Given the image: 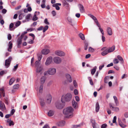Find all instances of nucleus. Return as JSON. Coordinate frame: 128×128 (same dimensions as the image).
<instances>
[{
	"instance_id": "c85d7f7f",
	"label": "nucleus",
	"mask_w": 128,
	"mask_h": 128,
	"mask_svg": "<svg viewBox=\"0 0 128 128\" xmlns=\"http://www.w3.org/2000/svg\"><path fill=\"white\" fill-rule=\"evenodd\" d=\"M40 61H36V62L35 63V66L36 67H37V66H42L41 65H40Z\"/></svg>"
},
{
	"instance_id": "0eeeda50",
	"label": "nucleus",
	"mask_w": 128,
	"mask_h": 128,
	"mask_svg": "<svg viewBox=\"0 0 128 128\" xmlns=\"http://www.w3.org/2000/svg\"><path fill=\"white\" fill-rule=\"evenodd\" d=\"M52 58L50 56L48 57L47 59L46 62H45V64L46 66L49 65L51 64L52 61Z\"/></svg>"
},
{
	"instance_id": "49530a36",
	"label": "nucleus",
	"mask_w": 128,
	"mask_h": 128,
	"mask_svg": "<svg viewBox=\"0 0 128 128\" xmlns=\"http://www.w3.org/2000/svg\"><path fill=\"white\" fill-rule=\"evenodd\" d=\"M19 87V85L17 84L14 85L13 86V88L14 89H17Z\"/></svg>"
},
{
	"instance_id": "ea45409f",
	"label": "nucleus",
	"mask_w": 128,
	"mask_h": 128,
	"mask_svg": "<svg viewBox=\"0 0 128 128\" xmlns=\"http://www.w3.org/2000/svg\"><path fill=\"white\" fill-rule=\"evenodd\" d=\"M20 24V21H18L16 22L15 24V26H16L15 28L18 26Z\"/></svg>"
},
{
	"instance_id": "a19ab883",
	"label": "nucleus",
	"mask_w": 128,
	"mask_h": 128,
	"mask_svg": "<svg viewBox=\"0 0 128 128\" xmlns=\"http://www.w3.org/2000/svg\"><path fill=\"white\" fill-rule=\"evenodd\" d=\"M94 49L91 47H90L88 48L89 52H93L94 51Z\"/></svg>"
},
{
	"instance_id": "ddd939ff",
	"label": "nucleus",
	"mask_w": 128,
	"mask_h": 128,
	"mask_svg": "<svg viewBox=\"0 0 128 128\" xmlns=\"http://www.w3.org/2000/svg\"><path fill=\"white\" fill-rule=\"evenodd\" d=\"M66 76L68 81L70 82H71L72 81V79L71 76L68 74H66Z\"/></svg>"
},
{
	"instance_id": "f257e3e1",
	"label": "nucleus",
	"mask_w": 128,
	"mask_h": 128,
	"mask_svg": "<svg viewBox=\"0 0 128 128\" xmlns=\"http://www.w3.org/2000/svg\"><path fill=\"white\" fill-rule=\"evenodd\" d=\"M74 109L72 107L70 106L64 109L63 110V114L66 116V117L70 118L73 116Z\"/></svg>"
},
{
	"instance_id": "393cba45",
	"label": "nucleus",
	"mask_w": 128,
	"mask_h": 128,
	"mask_svg": "<svg viewBox=\"0 0 128 128\" xmlns=\"http://www.w3.org/2000/svg\"><path fill=\"white\" fill-rule=\"evenodd\" d=\"M118 121L119 125L122 128H124L126 126L125 125H124V124H123L122 123L121 120H118Z\"/></svg>"
},
{
	"instance_id": "20e7f679",
	"label": "nucleus",
	"mask_w": 128,
	"mask_h": 128,
	"mask_svg": "<svg viewBox=\"0 0 128 128\" xmlns=\"http://www.w3.org/2000/svg\"><path fill=\"white\" fill-rule=\"evenodd\" d=\"M56 72V70L54 68H49L47 71V73L50 75H54Z\"/></svg>"
},
{
	"instance_id": "b1692460",
	"label": "nucleus",
	"mask_w": 128,
	"mask_h": 128,
	"mask_svg": "<svg viewBox=\"0 0 128 128\" xmlns=\"http://www.w3.org/2000/svg\"><path fill=\"white\" fill-rule=\"evenodd\" d=\"M46 80V77L44 76L42 77L40 80L41 83L42 84H43L45 82V80Z\"/></svg>"
},
{
	"instance_id": "09e8293b",
	"label": "nucleus",
	"mask_w": 128,
	"mask_h": 128,
	"mask_svg": "<svg viewBox=\"0 0 128 128\" xmlns=\"http://www.w3.org/2000/svg\"><path fill=\"white\" fill-rule=\"evenodd\" d=\"M44 23L47 25H49V23L48 22V19L47 18H45L44 20Z\"/></svg>"
},
{
	"instance_id": "f3484780",
	"label": "nucleus",
	"mask_w": 128,
	"mask_h": 128,
	"mask_svg": "<svg viewBox=\"0 0 128 128\" xmlns=\"http://www.w3.org/2000/svg\"><path fill=\"white\" fill-rule=\"evenodd\" d=\"M107 32L108 35H111L112 34V29L110 27H108L107 28Z\"/></svg>"
},
{
	"instance_id": "4c0bfd02",
	"label": "nucleus",
	"mask_w": 128,
	"mask_h": 128,
	"mask_svg": "<svg viewBox=\"0 0 128 128\" xmlns=\"http://www.w3.org/2000/svg\"><path fill=\"white\" fill-rule=\"evenodd\" d=\"M42 55L41 54H39L38 55V59L39 61H40L42 59Z\"/></svg>"
},
{
	"instance_id": "37998d69",
	"label": "nucleus",
	"mask_w": 128,
	"mask_h": 128,
	"mask_svg": "<svg viewBox=\"0 0 128 128\" xmlns=\"http://www.w3.org/2000/svg\"><path fill=\"white\" fill-rule=\"evenodd\" d=\"M88 16L92 18L94 20H96V18L95 16L91 14H89Z\"/></svg>"
},
{
	"instance_id": "13d9d810",
	"label": "nucleus",
	"mask_w": 128,
	"mask_h": 128,
	"mask_svg": "<svg viewBox=\"0 0 128 128\" xmlns=\"http://www.w3.org/2000/svg\"><path fill=\"white\" fill-rule=\"evenodd\" d=\"M74 93L76 95L78 94V91L76 89H75L74 90Z\"/></svg>"
},
{
	"instance_id": "864d4df0",
	"label": "nucleus",
	"mask_w": 128,
	"mask_h": 128,
	"mask_svg": "<svg viewBox=\"0 0 128 128\" xmlns=\"http://www.w3.org/2000/svg\"><path fill=\"white\" fill-rule=\"evenodd\" d=\"M9 125L10 126H11V125L13 126L14 125V123L13 121L12 120H11L10 122L9 123Z\"/></svg>"
},
{
	"instance_id": "9b49d317",
	"label": "nucleus",
	"mask_w": 128,
	"mask_h": 128,
	"mask_svg": "<svg viewBox=\"0 0 128 128\" xmlns=\"http://www.w3.org/2000/svg\"><path fill=\"white\" fill-rule=\"evenodd\" d=\"M78 6L80 12L83 13L84 12V6L80 4H78Z\"/></svg>"
},
{
	"instance_id": "2f4dec72",
	"label": "nucleus",
	"mask_w": 128,
	"mask_h": 128,
	"mask_svg": "<svg viewBox=\"0 0 128 128\" xmlns=\"http://www.w3.org/2000/svg\"><path fill=\"white\" fill-rule=\"evenodd\" d=\"M22 40L21 38H18L17 41L18 42V46L20 45V44H21L22 42Z\"/></svg>"
},
{
	"instance_id": "6ab92c4d",
	"label": "nucleus",
	"mask_w": 128,
	"mask_h": 128,
	"mask_svg": "<svg viewBox=\"0 0 128 128\" xmlns=\"http://www.w3.org/2000/svg\"><path fill=\"white\" fill-rule=\"evenodd\" d=\"M115 46H113L112 47L110 48L107 50L109 53L112 52H113L115 50Z\"/></svg>"
},
{
	"instance_id": "a878e982",
	"label": "nucleus",
	"mask_w": 128,
	"mask_h": 128,
	"mask_svg": "<svg viewBox=\"0 0 128 128\" xmlns=\"http://www.w3.org/2000/svg\"><path fill=\"white\" fill-rule=\"evenodd\" d=\"M82 40H84L85 39L84 35L82 33H80L78 34Z\"/></svg>"
},
{
	"instance_id": "bf43d9fd",
	"label": "nucleus",
	"mask_w": 128,
	"mask_h": 128,
	"mask_svg": "<svg viewBox=\"0 0 128 128\" xmlns=\"http://www.w3.org/2000/svg\"><path fill=\"white\" fill-rule=\"evenodd\" d=\"M18 64H16V66H14V69H13L15 71L18 68Z\"/></svg>"
},
{
	"instance_id": "cd10ccee",
	"label": "nucleus",
	"mask_w": 128,
	"mask_h": 128,
	"mask_svg": "<svg viewBox=\"0 0 128 128\" xmlns=\"http://www.w3.org/2000/svg\"><path fill=\"white\" fill-rule=\"evenodd\" d=\"M15 79L14 78H11L9 82V84L10 85H12V84L15 81Z\"/></svg>"
},
{
	"instance_id": "603ef678",
	"label": "nucleus",
	"mask_w": 128,
	"mask_h": 128,
	"mask_svg": "<svg viewBox=\"0 0 128 128\" xmlns=\"http://www.w3.org/2000/svg\"><path fill=\"white\" fill-rule=\"evenodd\" d=\"M99 29L100 31V32H101L102 35L104 36V33L103 29L100 28H99Z\"/></svg>"
},
{
	"instance_id": "c03bdc74",
	"label": "nucleus",
	"mask_w": 128,
	"mask_h": 128,
	"mask_svg": "<svg viewBox=\"0 0 128 128\" xmlns=\"http://www.w3.org/2000/svg\"><path fill=\"white\" fill-rule=\"evenodd\" d=\"M43 88V85L42 84L40 85V86L39 88V92H42V91Z\"/></svg>"
},
{
	"instance_id": "aec40b11",
	"label": "nucleus",
	"mask_w": 128,
	"mask_h": 128,
	"mask_svg": "<svg viewBox=\"0 0 128 128\" xmlns=\"http://www.w3.org/2000/svg\"><path fill=\"white\" fill-rule=\"evenodd\" d=\"M68 20L70 23V24L72 26H73L74 25V24L72 22V19L70 17H68L67 18Z\"/></svg>"
},
{
	"instance_id": "dca6fc26",
	"label": "nucleus",
	"mask_w": 128,
	"mask_h": 128,
	"mask_svg": "<svg viewBox=\"0 0 128 128\" xmlns=\"http://www.w3.org/2000/svg\"><path fill=\"white\" fill-rule=\"evenodd\" d=\"M72 105L73 107L75 109H76L78 107V103L74 100H73L72 102Z\"/></svg>"
},
{
	"instance_id": "f03ea898",
	"label": "nucleus",
	"mask_w": 128,
	"mask_h": 128,
	"mask_svg": "<svg viewBox=\"0 0 128 128\" xmlns=\"http://www.w3.org/2000/svg\"><path fill=\"white\" fill-rule=\"evenodd\" d=\"M72 96L70 93H68L66 94L63 95L61 98V101L62 103L65 102H69L72 99Z\"/></svg>"
},
{
	"instance_id": "c756f323",
	"label": "nucleus",
	"mask_w": 128,
	"mask_h": 128,
	"mask_svg": "<svg viewBox=\"0 0 128 128\" xmlns=\"http://www.w3.org/2000/svg\"><path fill=\"white\" fill-rule=\"evenodd\" d=\"M96 67L95 66L94 67V68L92 69L91 71V74L92 75H94L95 73V72L96 70Z\"/></svg>"
},
{
	"instance_id": "7ed1b4c3",
	"label": "nucleus",
	"mask_w": 128,
	"mask_h": 128,
	"mask_svg": "<svg viewBox=\"0 0 128 128\" xmlns=\"http://www.w3.org/2000/svg\"><path fill=\"white\" fill-rule=\"evenodd\" d=\"M36 74L38 76H40L42 74L43 69L42 66H39L36 67Z\"/></svg>"
},
{
	"instance_id": "4d7b16f0",
	"label": "nucleus",
	"mask_w": 128,
	"mask_h": 128,
	"mask_svg": "<svg viewBox=\"0 0 128 128\" xmlns=\"http://www.w3.org/2000/svg\"><path fill=\"white\" fill-rule=\"evenodd\" d=\"M12 116L11 114H7L6 115L5 117L6 118H10V117Z\"/></svg>"
},
{
	"instance_id": "0e129e2a",
	"label": "nucleus",
	"mask_w": 128,
	"mask_h": 128,
	"mask_svg": "<svg viewBox=\"0 0 128 128\" xmlns=\"http://www.w3.org/2000/svg\"><path fill=\"white\" fill-rule=\"evenodd\" d=\"M8 39L9 40H10L12 38V36L10 34H9L8 36Z\"/></svg>"
},
{
	"instance_id": "72a5a7b5",
	"label": "nucleus",
	"mask_w": 128,
	"mask_h": 128,
	"mask_svg": "<svg viewBox=\"0 0 128 128\" xmlns=\"http://www.w3.org/2000/svg\"><path fill=\"white\" fill-rule=\"evenodd\" d=\"M52 6L53 7H55L56 9L57 10H58L60 9V7L57 5L54 4H53Z\"/></svg>"
},
{
	"instance_id": "58836bf2",
	"label": "nucleus",
	"mask_w": 128,
	"mask_h": 128,
	"mask_svg": "<svg viewBox=\"0 0 128 128\" xmlns=\"http://www.w3.org/2000/svg\"><path fill=\"white\" fill-rule=\"evenodd\" d=\"M48 28V26H46L43 29V32H45L46 30Z\"/></svg>"
},
{
	"instance_id": "412c9836",
	"label": "nucleus",
	"mask_w": 128,
	"mask_h": 128,
	"mask_svg": "<svg viewBox=\"0 0 128 128\" xmlns=\"http://www.w3.org/2000/svg\"><path fill=\"white\" fill-rule=\"evenodd\" d=\"M54 114V112L52 110H50L48 113V115L50 116H53Z\"/></svg>"
},
{
	"instance_id": "e433bc0d",
	"label": "nucleus",
	"mask_w": 128,
	"mask_h": 128,
	"mask_svg": "<svg viewBox=\"0 0 128 128\" xmlns=\"http://www.w3.org/2000/svg\"><path fill=\"white\" fill-rule=\"evenodd\" d=\"M63 5L67 8H68V3L66 1L64 2Z\"/></svg>"
},
{
	"instance_id": "de8ad7c7",
	"label": "nucleus",
	"mask_w": 128,
	"mask_h": 128,
	"mask_svg": "<svg viewBox=\"0 0 128 128\" xmlns=\"http://www.w3.org/2000/svg\"><path fill=\"white\" fill-rule=\"evenodd\" d=\"M88 43L86 42L84 46V50H86L88 48Z\"/></svg>"
},
{
	"instance_id": "4be33fe9",
	"label": "nucleus",
	"mask_w": 128,
	"mask_h": 128,
	"mask_svg": "<svg viewBox=\"0 0 128 128\" xmlns=\"http://www.w3.org/2000/svg\"><path fill=\"white\" fill-rule=\"evenodd\" d=\"M100 108V106L98 103L97 102L96 104V112H97L99 111Z\"/></svg>"
},
{
	"instance_id": "7c9ffc66",
	"label": "nucleus",
	"mask_w": 128,
	"mask_h": 128,
	"mask_svg": "<svg viewBox=\"0 0 128 128\" xmlns=\"http://www.w3.org/2000/svg\"><path fill=\"white\" fill-rule=\"evenodd\" d=\"M108 53V51L106 50L102 52L101 53V54L103 56H104L107 54Z\"/></svg>"
},
{
	"instance_id": "052dcab7",
	"label": "nucleus",
	"mask_w": 128,
	"mask_h": 128,
	"mask_svg": "<svg viewBox=\"0 0 128 128\" xmlns=\"http://www.w3.org/2000/svg\"><path fill=\"white\" fill-rule=\"evenodd\" d=\"M29 35L30 36H32L33 37L32 39L33 40H34L35 38V36L34 34H29Z\"/></svg>"
},
{
	"instance_id": "f8f14e48",
	"label": "nucleus",
	"mask_w": 128,
	"mask_h": 128,
	"mask_svg": "<svg viewBox=\"0 0 128 128\" xmlns=\"http://www.w3.org/2000/svg\"><path fill=\"white\" fill-rule=\"evenodd\" d=\"M0 107L2 111H4L6 109L4 104L1 101H0Z\"/></svg>"
},
{
	"instance_id": "39448f33",
	"label": "nucleus",
	"mask_w": 128,
	"mask_h": 128,
	"mask_svg": "<svg viewBox=\"0 0 128 128\" xmlns=\"http://www.w3.org/2000/svg\"><path fill=\"white\" fill-rule=\"evenodd\" d=\"M52 100V96L50 94H47L46 96L45 100L46 103L50 104V103Z\"/></svg>"
},
{
	"instance_id": "1a4fd4ad",
	"label": "nucleus",
	"mask_w": 128,
	"mask_h": 128,
	"mask_svg": "<svg viewBox=\"0 0 128 128\" xmlns=\"http://www.w3.org/2000/svg\"><path fill=\"white\" fill-rule=\"evenodd\" d=\"M53 61L56 64H59L62 62L61 58L58 57H56L53 58Z\"/></svg>"
},
{
	"instance_id": "680f3d73",
	"label": "nucleus",
	"mask_w": 128,
	"mask_h": 128,
	"mask_svg": "<svg viewBox=\"0 0 128 128\" xmlns=\"http://www.w3.org/2000/svg\"><path fill=\"white\" fill-rule=\"evenodd\" d=\"M44 28V27L43 26H41L39 28H38L37 29V30H43V29Z\"/></svg>"
},
{
	"instance_id": "473e14b6",
	"label": "nucleus",
	"mask_w": 128,
	"mask_h": 128,
	"mask_svg": "<svg viewBox=\"0 0 128 128\" xmlns=\"http://www.w3.org/2000/svg\"><path fill=\"white\" fill-rule=\"evenodd\" d=\"M117 58L120 61H121V62L122 63L124 62V60L123 58L121 56H120L119 55H118V56Z\"/></svg>"
},
{
	"instance_id": "6e6552de",
	"label": "nucleus",
	"mask_w": 128,
	"mask_h": 128,
	"mask_svg": "<svg viewBox=\"0 0 128 128\" xmlns=\"http://www.w3.org/2000/svg\"><path fill=\"white\" fill-rule=\"evenodd\" d=\"M64 106L61 103L57 102L56 103V106L58 109H61L64 107Z\"/></svg>"
},
{
	"instance_id": "69168bd1",
	"label": "nucleus",
	"mask_w": 128,
	"mask_h": 128,
	"mask_svg": "<svg viewBox=\"0 0 128 128\" xmlns=\"http://www.w3.org/2000/svg\"><path fill=\"white\" fill-rule=\"evenodd\" d=\"M15 111V110L14 109H12L11 112L10 114H11L12 115H13L14 114Z\"/></svg>"
},
{
	"instance_id": "338daca9",
	"label": "nucleus",
	"mask_w": 128,
	"mask_h": 128,
	"mask_svg": "<svg viewBox=\"0 0 128 128\" xmlns=\"http://www.w3.org/2000/svg\"><path fill=\"white\" fill-rule=\"evenodd\" d=\"M14 24L13 23H11L9 26V28H12L14 26Z\"/></svg>"
},
{
	"instance_id": "5701e85b",
	"label": "nucleus",
	"mask_w": 128,
	"mask_h": 128,
	"mask_svg": "<svg viewBox=\"0 0 128 128\" xmlns=\"http://www.w3.org/2000/svg\"><path fill=\"white\" fill-rule=\"evenodd\" d=\"M113 98L116 104V106H118V102L117 97L116 96H114Z\"/></svg>"
},
{
	"instance_id": "4468645a",
	"label": "nucleus",
	"mask_w": 128,
	"mask_h": 128,
	"mask_svg": "<svg viewBox=\"0 0 128 128\" xmlns=\"http://www.w3.org/2000/svg\"><path fill=\"white\" fill-rule=\"evenodd\" d=\"M50 50L48 49H44L42 51V53L44 54H47L50 52Z\"/></svg>"
},
{
	"instance_id": "c9c22d12",
	"label": "nucleus",
	"mask_w": 128,
	"mask_h": 128,
	"mask_svg": "<svg viewBox=\"0 0 128 128\" xmlns=\"http://www.w3.org/2000/svg\"><path fill=\"white\" fill-rule=\"evenodd\" d=\"M92 124V126L93 128H94V124H96V122L95 120L93 119H91L90 120Z\"/></svg>"
},
{
	"instance_id": "8fccbe9b",
	"label": "nucleus",
	"mask_w": 128,
	"mask_h": 128,
	"mask_svg": "<svg viewBox=\"0 0 128 128\" xmlns=\"http://www.w3.org/2000/svg\"><path fill=\"white\" fill-rule=\"evenodd\" d=\"M31 16V14H28L26 17V19H29Z\"/></svg>"
},
{
	"instance_id": "bb28decb",
	"label": "nucleus",
	"mask_w": 128,
	"mask_h": 128,
	"mask_svg": "<svg viewBox=\"0 0 128 128\" xmlns=\"http://www.w3.org/2000/svg\"><path fill=\"white\" fill-rule=\"evenodd\" d=\"M40 102L41 106H44L45 105V103L44 102V100L42 99H40Z\"/></svg>"
},
{
	"instance_id": "774afa93",
	"label": "nucleus",
	"mask_w": 128,
	"mask_h": 128,
	"mask_svg": "<svg viewBox=\"0 0 128 128\" xmlns=\"http://www.w3.org/2000/svg\"><path fill=\"white\" fill-rule=\"evenodd\" d=\"M91 55L90 54H88L86 56L85 58L86 59L88 58Z\"/></svg>"
},
{
	"instance_id": "9d476101",
	"label": "nucleus",
	"mask_w": 128,
	"mask_h": 128,
	"mask_svg": "<svg viewBox=\"0 0 128 128\" xmlns=\"http://www.w3.org/2000/svg\"><path fill=\"white\" fill-rule=\"evenodd\" d=\"M55 54L59 56H63L65 55L64 53L63 52L60 50L56 51L55 52Z\"/></svg>"
},
{
	"instance_id": "2eb2a0df",
	"label": "nucleus",
	"mask_w": 128,
	"mask_h": 128,
	"mask_svg": "<svg viewBox=\"0 0 128 128\" xmlns=\"http://www.w3.org/2000/svg\"><path fill=\"white\" fill-rule=\"evenodd\" d=\"M65 122L64 121H62L58 122L57 124V125L59 126L62 127L64 126L65 124Z\"/></svg>"
},
{
	"instance_id": "f704fd0d",
	"label": "nucleus",
	"mask_w": 128,
	"mask_h": 128,
	"mask_svg": "<svg viewBox=\"0 0 128 128\" xmlns=\"http://www.w3.org/2000/svg\"><path fill=\"white\" fill-rule=\"evenodd\" d=\"M112 110L116 112H118L119 110L118 108L114 107H112Z\"/></svg>"
},
{
	"instance_id": "e2e57ef3",
	"label": "nucleus",
	"mask_w": 128,
	"mask_h": 128,
	"mask_svg": "<svg viewBox=\"0 0 128 128\" xmlns=\"http://www.w3.org/2000/svg\"><path fill=\"white\" fill-rule=\"evenodd\" d=\"M73 83H74V86L75 87H76L77 86V84L76 82V81L75 80H74V81Z\"/></svg>"
},
{
	"instance_id": "a211bd4d",
	"label": "nucleus",
	"mask_w": 128,
	"mask_h": 128,
	"mask_svg": "<svg viewBox=\"0 0 128 128\" xmlns=\"http://www.w3.org/2000/svg\"><path fill=\"white\" fill-rule=\"evenodd\" d=\"M12 44L11 42H10L9 43L8 48V50L9 52H11V49L12 47Z\"/></svg>"
},
{
	"instance_id": "5fc2aeb1",
	"label": "nucleus",
	"mask_w": 128,
	"mask_h": 128,
	"mask_svg": "<svg viewBox=\"0 0 128 128\" xmlns=\"http://www.w3.org/2000/svg\"><path fill=\"white\" fill-rule=\"evenodd\" d=\"M116 116H114L113 118V120L112 121L113 123H116Z\"/></svg>"
},
{
	"instance_id": "6e6d98bb",
	"label": "nucleus",
	"mask_w": 128,
	"mask_h": 128,
	"mask_svg": "<svg viewBox=\"0 0 128 128\" xmlns=\"http://www.w3.org/2000/svg\"><path fill=\"white\" fill-rule=\"evenodd\" d=\"M107 126V125L106 124H103L101 126V128H106Z\"/></svg>"
},
{
	"instance_id": "a18cd8bd",
	"label": "nucleus",
	"mask_w": 128,
	"mask_h": 128,
	"mask_svg": "<svg viewBox=\"0 0 128 128\" xmlns=\"http://www.w3.org/2000/svg\"><path fill=\"white\" fill-rule=\"evenodd\" d=\"M88 79L89 80L90 83L91 85H93V83L92 82V79L90 77H89L88 78Z\"/></svg>"
},
{
	"instance_id": "423d86ee",
	"label": "nucleus",
	"mask_w": 128,
	"mask_h": 128,
	"mask_svg": "<svg viewBox=\"0 0 128 128\" xmlns=\"http://www.w3.org/2000/svg\"><path fill=\"white\" fill-rule=\"evenodd\" d=\"M12 59V57L11 56H10L8 59L5 60V66L6 68H8L9 67Z\"/></svg>"
},
{
	"instance_id": "79ce46f5",
	"label": "nucleus",
	"mask_w": 128,
	"mask_h": 128,
	"mask_svg": "<svg viewBox=\"0 0 128 128\" xmlns=\"http://www.w3.org/2000/svg\"><path fill=\"white\" fill-rule=\"evenodd\" d=\"M38 19V18L36 16V14H34L32 18V20L33 21H36Z\"/></svg>"
},
{
	"instance_id": "3c124183",
	"label": "nucleus",
	"mask_w": 128,
	"mask_h": 128,
	"mask_svg": "<svg viewBox=\"0 0 128 128\" xmlns=\"http://www.w3.org/2000/svg\"><path fill=\"white\" fill-rule=\"evenodd\" d=\"M118 60L117 58H115L114 60V64H118Z\"/></svg>"
}]
</instances>
